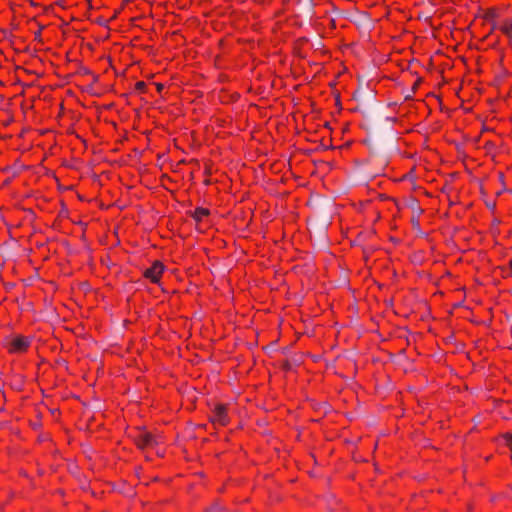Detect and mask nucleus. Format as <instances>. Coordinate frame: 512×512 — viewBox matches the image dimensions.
<instances>
[{"mask_svg":"<svg viewBox=\"0 0 512 512\" xmlns=\"http://www.w3.org/2000/svg\"><path fill=\"white\" fill-rule=\"evenodd\" d=\"M134 439L136 445L141 449L155 447L159 444V438L146 430H140Z\"/></svg>","mask_w":512,"mask_h":512,"instance_id":"nucleus-1","label":"nucleus"},{"mask_svg":"<svg viewBox=\"0 0 512 512\" xmlns=\"http://www.w3.org/2000/svg\"><path fill=\"white\" fill-rule=\"evenodd\" d=\"M398 103L396 101H389L385 104H378L377 106L375 107H372V108H366L365 110V113L366 114H371V113H375L377 115H379L380 117H384L388 120H394L395 118L393 116H390L386 109H389L391 107H395Z\"/></svg>","mask_w":512,"mask_h":512,"instance_id":"nucleus-2","label":"nucleus"},{"mask_svg":"<svg viewBox=\"0 0 512 512\" xmlns=\"http://www.w3.org/2000/svg\"><path fill=\"white\" fill-rule=\"evenodd\" d=\"M212 423L226 425L228 423L227 410L224 405H216L211 416Z\"/></svg>","mask_w":512,"mask_h":512,"instance_id":"nucleus-3","label":"nucleus"},{"mask_svg":"<svg viewBox=\"0 0 512 512\" xmlns=\"http://www.w3.org/2000/svg\"><path fill=\"white\" fill-rule=\"evenodd\" d=\"M163 272V265L156 261L152 267L148 268L144 272V276L151 280V282H158L159 277Z\"/></svg>","mask_w":512,"mask_h":512,"instance_id":"nucleus-4","label":"nucleus"},{"mask_svg":"<svg viewBox=\"0 0 512 512\" xmlns=\"http://www.w3.org/2000/svg\"><path fill=\"white\" fill-rule=\"evenodd\" d=\"M28 347V340L25 337L17 336L15 339H12L9 345V351L11 353H20L25 351Z\"/></svg>","mask_w":512,"mask_h":512,"instance_id":"nucleus-5","label":"nucleus"},{"mask_svg":"<svg viewBox=\"0 0 512 512\" xmlns=\"http://www.w3.org/2000/svg\"><path fill=\"white\" fill-rule=\"evenodd\" d=\"M134 92H136L138 94H145L146 93V94L153 95V91L150 90L149 83H146V82H143V81H139V82L135 83Z\"/></svg>","mask_w":512,"mask_h":512,"instance_id":"nucleus-6","label":"nucleus"},{"mask_svg":"<svg viewBox=\"0 0 512 512\" xmlns=\"http://www.w3.org/2000/svg\"><path fill=\"white\" fill-rule=\"evenodd\" d=\"M209 213L210 211L205 208H197L193 213V217L196 221H201L202 218L206 217Z\"/></svg>","mask_w":512,"mask_h":512,"instance_id":"nucleus-7","label":"nucleus"},{"mask_svg":"<svg viewBox=\"0 0 512 512\" xmlns=\"http://www.w3.org/2000/svg\"><path fill=\"white\" fill-rule=\"evenodd\" d=\"M149 86H150V90L153 91V94L162 93L165 89V85L162 83L149 82Z\"/></svg>","mask_w":512,"mask_h":512,"instance_id":"nucleus-8","label":"nucleus"},{"mask_svg":"<svg viewBox=\"0 0 512 512\" xmlns=\"http://www.w3.org/2000/svg\"><path fill=\"white\" fill-rule=\"evenodd\" d=\"M501 30L505 33L510 39H512V22H505L501 26Z\"/></svg>","mask_w":512,"mask_h":512,"instance_id":"nucleus-9","label":"nucleus"},{"mask_svg":"<svg viewBox=\"0 0 512 512\" xmlns=\"http://www.w3.org/2000/svg\"><path fill=\"white\" fill-rule=\"evenodd\" d=\"M504 442L505 445L510 447V449L512 450V433H507L504 435Z\"/></svg>","mask_w":512,"mask_h":512,"instance_id":"nucleus-10","label":"nucleus"},{"mask_svg":"<svg viewBox=\"0 0 512 512\" xmlns=\"http://www.w3.org/2000/svg\"><path fill=\"white\" fill-rule=\"evenodd\" d=\"M419 84V81H416L413 86L411 87V90L408 92V94L406 96H411V93H415L416 92V88Z\"/></svg>","mask_w":512,"mask_h":512,"instance_id":"nucleus-11","label":"nucleus"},{"mask_svg":"<svg viewBox=\"0 0 512 512\" xmlns=\"http://www.w3.org/2000/svg\"><path fill=\"white\" fill-rule=\"evenodd\" d=\"M357 92H358V93H361V94H366V93H368V94H370V95H371V94H376V93H377V92H376V91H374L373 89H371L369 92H366V91H364V90L362 89V87H360V88L357 90Z\"/></svg>","mask_w":512,"mask_h":512,"instance_id":"nucleus-12","label":"nucleus"},{"mask_svg":"<svg viewBox=\"0 0 512 512\" xmlns=\"http://www.w3.org/2000/svg\"><path fill=\"white\" fill-rule=\"evenodd\" d=\"M283 368L286 369V370H290L291 369V364L287 361H285L283 363Z\"/></svg>","mask_w":512,"mask_h":512,"instance_id":"nucleus-13","label":"nucleus"},{"mask_svg":"<svg viewBox=\"0 0 512 512\" xmlns=\"http://www.w3.org/2000/svg\"><path fill=\"white\" fill-rule=\"evenodd\" d=\"M215 509H220L218 505H213L212 507L209 508V511L212 512L214 511Z\"/></svg>","mask_w":512,"mask_h":512,"instance_id":"nucleus-14","label":"nucleus"},{"mask_svg":"<svg viewBox=\"0 0 512 512\" xmlns=\"http://www.w3.org/2000/svg\"><path fill=\"white\" fill-rule=\"evenodd\" d=\"M436 101H438L439 106L442 108L443 104L441 98H436Z\"/></svg>","mask_w":512,"mask_h":512,"instance_id":"nucleus-15","label":"nucleus"},{"mask_svg":"<svg viewBox=\"0 0 512 512\" xmlns=\"http://www.w3.org/2000/svg\"><path fill=\"white\" fill-rule=\"evenodd\" d=\"M427 97H430V96H436L433 92H429L426 94Z\"/></svg>","mask_w":512,"mask_h":512,"instance_id":"nucleus-16","label":"nucleus"},{"mask_svg":"<svg viewBox=\"0 0 512 512\" xmlns=\"http://www.w3.org/2000/svg\"><path fill=\"white\" fill-rule=\"evenodd\" d=\"M336 105L340 108V101H339V98H336Z\"/></svg>","mask_w":512,"mask_h":512,"instance_id":"nucleus-17","label":"nucleus"},{"mask_svg":"<svg viewBox=\"0 0 512 512\" xmlns=\"http://www.w3.org/2000/svg\"><path fill=\"white\" fill-rule=\"evenodd\" d=\"M100 92H94L92 96H100Z\"/></svg>","mask_w":512,"mask_h":512,"instance_id":"nucleus-18","label":"nucleus"},{"mask_svg":"<svg viewBox=\"0 0 512 512\" xmlns=\"http://www.w3.org/2000/svg\"><path fill=\"white\" fill-rule=\"evenodd\" d=\"M35 37L40 38V32L36 33Z\"/></svg>","mask_w":512,"mask_h":512,"instance_id":"nucleus-19","label":"nucleus"},{"mask_svg":"<svg viewBox=\"0 0 512 512\" xmlns=\"http://www.w3.org/2000/svg\"><path fill=\"white\" fill-rule=\"evenodd\" d=\"M510 265H511V267H512V258H511V261H510Z\"/></svg>","mask_w":512,"mask_h":512,"instance_id":"nucleus-20","label":"nucleus"},{"mask_svg":"<svg viewBox=\"0 0 512 512\" xmlns=\"http://www.w3.org/2000/svg\"><path fill=\"white\" fill-rule=\"evenodd\" d=\"M512 451V450H511ZM511 457H512V454H511Z\"/></svg>","mask_w":512,"mask_h":512,"instance_id":"nucleus-21","label":"nucleus"}]
</instances>
